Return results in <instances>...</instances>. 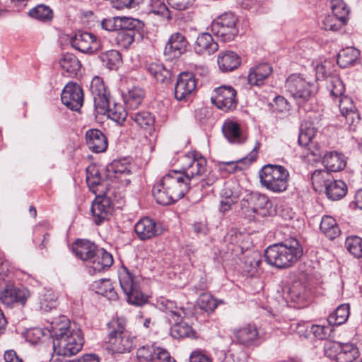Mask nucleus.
<instances>
[{
    "mask_svg": "<svg viewBox=\"0 0 362 362\" xmlns=\"http://www.w3.org/2000/svg\"><path fill=\"white\" fill-rule=\"evenodd\" d=\"M49 331L53 339L54 353L71 356L81 350L84 343L81 329L76 325H70L64 317L52 322Z\"/></svg>",
    "mask_w": 362,
    "mask_h": 362,
    "instance_id": "1",
    "label": "nucleus"
},
{
    "mask_svg": "<svg viewBox=\"0 0 362 362\" xmlns=\"http://www.w3.org/2000/svg\"><path fill=\"white\" fill-rule=\"evenodd\" d=\"M86 182L90 191L96 194L92 202L91 213L95 223L100 225L111 215V202L107 197L110 189L107 184L102 180L98 168L94 165L86 168Z\"/></svg>",
    "mask_w": 362,
    "mask_h": 362,
    "instance_id": "2",
    "label": "nucleus"
},
{
    "mask_svg": "<svg viewBox=\"0 0 362 362\" xmlns=\"http://www.w3.org/2000/svg\"><path fill=\"white\" fill-rule=\"evenodd\" d=\"M303 255V247L295 238L268 247L264 252L266 261L278 268H287L296 263Z\"/></svg>",
    "mask_w": 362,
    "mask_h": 362,
    "instance_id": "3",
    "label": "nucleus"
},
{
    "mask_svg": "<svg viewBox=\"0 0 362 362\" xmlns=\"http://www.w3.org/2000/svg\"><path fill=\"white\" fill-rule=\"evenodd\" d=\"M158 308L167 315L170 321H173L170 334L175 339L196 338V332L187 323L183 322L187 315L186 310L177 305L175 301L163 298L158 300Z\"/></svg>",
    "mask_w": 362,
    "mask_h": 362,
    "instance_id": "4",
    "label": "nucleus"
},
{
    "mask_svg": "<svg viewBox=\"0 0 362 362\" xmlns=\"http://www.w3.org/2000/svg\"><path fill=\"white\" fill-rule=\"evenodd\" d=\"M259 178L261 184L267 189L281 193L288 188L289 173L284 166L269 164L260 170Z\"/></svg>",
    "mask_w": 362,
    "mask_h": 362,
    "instance_id": "5",
    "label": "nucleus"
},
{
    "mask_svg": "<svg viewBox=\"0 0 362 362\" xmlns=\"http://www.w3.org/2000/svg\"><path fill=\"white\" fill-rule=\"evenodd\" d=\"M119 281L129 303L140 306L146 303L147 297L141 291L139 284L126 269L119 273Z\"/></svg>",
    "mask_w": 362,
    "mask_h": 362,
    "instance_id": "6",
    "label": "nucleus"
},
{
    "mask_svg": "<svg viewBox=\"0 0 362 362\" xmlns=\"http://www.w3.org/2000/svg\"><path fill=\"white\" fill-rule=\"evenodd\" d=\"M285 88L290 95L300 103L308 101L314 90V84L307 81L301 76L291 74L285 82Z\"/></svg>",
    "mask_w": 362,
    "mask_h": 362,
    "instance_id": "7",
    "label": "nucleus"
},
{
    "mask_svg": "<svg viewBox=\"0 0 362 362\" xmlns=\"http://www.w3.org/2000/svg\"><path fill=\"white\" fill-rule=\"evenodd\" d=\"M236 16L232 13H226L220 16L211 24V31L223 41L233 40L238 34Z\"/></svg>",
    "mask_w": 362,
    "mask_h": 362,
    "instance_id": "8",
    "label": "nucleus"
},
{
    "mask_svg": "<svg viewBox=\"0 0 362 362\" xmlns=\"http://www.w3.org/2000/svg\"><path fill=\"white\" fill-rule=\"evenodd\" d=\"M211 103L223 112L235 110L238 105L237 92L230 86H221L214 90Z\"/></svg>",
    "mask_w": 362,
    "mask_h": 362,
    "instance_id": "9",
    "label": "nucleus"
},
{
    "mask_svg": "<svg viewBox=\"0 0 362 362\" xmlns=\"http://www.w3.org/2000/svg\"><path fill=\"white\" fill-rule=\"evenodd\" d=\"M191 182L182 173L173 171L163 177V185L170 189L175 202L182 198L189 191Z\"/></svg>",
    "mask_w": 362,
    "mask_h": 362,
    "instance_id": "10",
    "label": "nucleus"
},
{
    "mask_svg": "<svg viewBox=\"0 0 362 362\" xmlns=\"http://www.w3.org/2000/svg\"><path fill=\"white\" fill-rule=\"evenodd\" d=\"M185 169L183 175L192 182L197 177H200L207 171V161L199 153H188L185 157Z\"/></svg>",
    "mask_w": 362,
    "mask_h": 362,
    "instance_id": "11",
    "label": "nucleus"
},
{
    "mask_svg": "<svg viewBox=\"0 0 362 362\" xmlns=\"http://www.w3.org/2000/svg\"><path fill=\"white\" fill-rule=\"evenodd\" d=\"M107 180H104L107 185V180L115 181L122 185H127L131 182L132 170L130 164L125 160H113L107 167Z\"/></svg>",
    "mask_w": 362,
    "mask_h": 362,
    "instance_id": "12",
    "label": "nucleus"
},
{
    "mask_svg": "<svg viewBox=\"0 0 362 362\" xmlns=\"http://www.w3.org/2000/svg\"><path fill=\"white\" fill-rule=\"evenodd\" d=\"M71 46L83 52L93 54L102 49L99 40L92 33L87 32H78L71 38Z\"/></svg>",
    "mask_w": 362,
    "mask_h": 362,
    "instance_id": "13",
    "label": "nucleus"
},
{
    "mask_svg": "<svg viewBox=\"0 0 362 362\" xmlns=\"http://www.w3.org/2000/svg\"><path fill=\"white\" fill-rule=\"evenodd\" d=\"M90 91L93 98L95 110L97 112H104L107 110L110 94L101 77L96 76L92 79Z\"/></svg>",
    "mask_w": 362,
    "mask_h": 362,
    "instance_id": "14",
    "label": "nucleus"
},
{
    "mask_svg": "<svg viewBox=\"0 0 362 362\" xmlns=\"http://www.w3.org/2000/svg\"><path fill=\"white\" fill-rule=\"evenodd\" d=\"M243 207H246L247 211L255 214H259L265 216L269 214V210L272 209V204L267 196L259 192H252L246 196L241 202Z\"/></svg>",
    "mask_w": 362,
    "mask_h": 362,
    "instance_id": "15",
    "label": "nucleus"
},
{
    "mask_svg": "<svg viewBox=\"0 0 362 362\" xmlns=\"http://www.w3.org/2000/svg\"><path fill=\"white\" fill-rule=\"evenodd\" d=\"M61 100L62 103L71 110L77 111L83 103V92L76 83H69L64 88Z\"/></svg>",
    "mask_w": 362,
    "mask_h": 362,
    "instance_id": "16",
    "label": "nucleus"
},
{
    "mask_svg": "<svg viewBox=\"0 0 362 362\" xmlns=\"http://www.w3.org/2000/svg\"><path fill=\"white\" fill-rule=\"evenodd\" d=\"M136 356L139 362H175L171 361L167 350L153 345H144L137 349Z\"/></svg>",
    "mask_w": 362,
    "mask_h": 362,
    "instance_id": "17",
    "label": "nucleus"
},
{
    "mask_svg": "<svg viewBox=\"0 0 362 362\" xmlns=\"http://www.w3.org/2000/svg\"><path fill=\"white\" fill-rule=\"evenodd\" d=\"M339 108L341 116L345 119L349 131L355 132L360 124L361 117L353 100L346 95L341 97Z\"/></svg>",
    "mask_w": 362,
    "mask_h": 362,
    "instance_id": "18",
    "label": "nucleus"
},
{
    "mask_svg": "<svg viewBox=\"0 0 362 362\" xmlns=\"http://www.w3.org/2000/svg\"><path fill=\"white\" fill-rule=\"evenodd\" d=\"M189 42L181 33H173L164 48V55L168 59L178 58L187 50Z\"/></svg>",
    "mask_w": 362,
    "mask_h": 362,
    "instance_id": "19",
    "label": "nucleus"
},
{
    "mask_svg": "<svg viewBox=\"0 0 362 362\" xmlns=\"http://www.w3.org/2000/svg\"><path fill=\"white\" fill-rule=\"evenodd\" d=\"M197 83L194 76L188 72L181 73L175 85V98L177 100H184L195 90Z\"/></svg>",
    "mask_w": 362,
    "mask_h": 362,
    "instance_id": "20",
    "label": "nucleus"
},
{
    "mask_svg": "<svg viewBox=\"0 0 362 362\" xmlns=\"http://www.w3.org/2000/svg\"><path fill=\"white\" fill-rule=\"evenodd\" d=\"M134 230L139 238L144 241L158 236L162 233L161 226L148 217L140 219L135 224Z\"/></svg>",
    "mask_w": 362,
    "mask_h": 362,
    "instance_id": "21",
    "label": "nucleus"
},
{
    "mask_svg": "<svg viewBox=\"0 0 362 362\" xmlns=\"http://www.w3.org/2000/svg\"><path fill=\"white\" fill-rule=\"evenodd\" d=\"M136 338L130 332H124L115 337H108V349L112 353L124 354L130 352L135 346Z\"/></svg>",
    "mask_w": 362,
    "mask_h": 362,
    "instance_id": "22",
    "label": "nucleus"
},
{
    "mask_svg": "<svg viewBox=\"0 0 362 362\" xmlns=\"http://www.w3.org/2000/svg\"><path fill=\"white\" fill-rule=\"evenodd\" d=\"M26 300V291L16 287L13 284H6L4 290L0 291V300L7 306H11L15 303L24 305Z\"/></svg>",
    "mask_w": 362,
    "mask_h": 362,
    "instance_id": "23",
    "label": "nucleus"
},
{
    "mask_svg": "<svg viewBox=\"0 0 362 362\" xmlns=\"http://www.w3.org/2000/svg\"><path fill=\"white\" fill-rule=\"evenodd\" d=\"M112 255L104 250L103 249H98L97 254L91 260L88 267V273L93 275L98 272L107 270L113 264Z\"/></svg>",
    "mask_w": 362,
    "mask_h": 362,
    "instance_id": "24",
    "label": "nucleus"
},
{
    "mask_svg": "<svg viewBox=\"0 0 362 362\" xmlns=\"http://www.w3.org/2000/svg\"><path fill=\"white\" fill-rule=\"evenodd\" d=\"M194 52L199 55H210L218 49V45L211 34H199L194 44Z\"/></svg>",
    "mask_w": 362,
    "mask_h": 362,
    "instance_id": "25",
    "label": "nucleus"
},
{
    "mask_svg": "<svg viewBox=\"0 0 362 362\" xmlns=\"http://www.w3.org/2000/svg\"><path fill=\"white\" fill-rule=\"evenodd\" d=\"M86 140L89 149L93 153L103 152L107 148V139L98 129L88 130L86 133Z\"/></svg>",
    "mask_w": 362,
    "mask_h": 362,
    "instance_id": "26",
    "label": "nucleus"
},
{
    "mask_svg": "<svg viewBox=\"0 0 362 362\" xmlns=\"http://www.w3.org/2000/svg\"><path fill=\"white\" fill-rule=\"evenodd\" d=\"M222 132L225 138L233 144H242L246 137L243 134L240 124L233 120L226 119L222 126Z\"/></svg>",
    "mask_w": 362,
    "mask_h": 362,
    "instance_id": "27",
    "label": "nucleus"
},
{
    "mask_svg": "<svg viewBox=\"0 0 362 362\" xmlns=\"http://www.w3.org/2000/svg\"><path fill=\"white\" fill-rule=\"evenodd\" d=\"M233 334L238 342L245 346L257 344L258 331L255 326L247 325L240 329L233 330Z\"/></svg>",
    "mask_w": 362,
    "mask_h": 362,
    "instance_id": "28",
    "label": "nucleus"
},
{
    "mask_svg": "<svg viewBox=\"0 0 362 362\" xmlns=\"http://www.w3.org/2000/svg\"><path fill=\"white\" fill-rule=\"evenodd\" d=\"M97 246L89 240H78L73 245V252L75 255L83 261H90L95 256L98 250Z\"/></svg>",
    "mask_w": 362,
    "mask_h": 362,
    "instance_id": "29",
    "label": "nucleus"
},
{
    "mask_svg": "<svg viewBox=\"0 0 362 362\" xmlns=\"http://www.w3.org/2000/svg\"><path fill=\"white\" fill-rule=\"evenodd\" d=\"M240 62V57L233 51L222 52L217 57L218 66L223 72L232 71L237 69Z\"/></svg>",
    "mask_w": 362,
    "mask_h": 362,
    "instance_id": "30",
    "label": "nucleus"
},
{
    "mask_svg": "<svg viewBox=\"0 0 362 362\" xmlns=\"http://www.w3.org/2000/svg\"><path fill=\"white\" fill-rule=\"evenodd\" d=\"M322 163L327 170L339 172L346 167V160L342 153L337 151H329L326 152L324 155Z\"/></svg>",
    "mask_w": 362,
    "mask_h": 362,
    "instance_id": "31",
    "label": "nucleus"
},
{
    "mask_svg": "<svg viewBox=\"0 0 362 362\" xmlns=\"http://www.w3.org/2000/svg\"><path fill=\"white\" fill-rule=\"evenodd\" d=\"M273 69L267 63L259 64L250 69L248 82L252 86H260L264 80L272 73Z\"/></svg>",
    "mask_w": 362,
    "mask_h": 362,
    "instance_id": "32",
    "label": "nucleus"
},
{
    "mask_svg": "<svg viewBox=\"0 0 362 362\" xmlns=\"http://www.w3.org/2000/svg\"><path fill=\"white\" fill-rule=\"evenodd\" d=\"M145 69L158 83H168L171 80V71L160 62L148 63L146 64Z\"/></svg>",
    "mask_w": 362,
    "mask_h": 362,
    "instance_id": "33",
    "label": "nucleus"
},
{
    "mask_svg": "<svg viewBox=\"0 0 362 362\" xmlns=\"http://www.w3.org/2000/svg\"><path fill=\"white\" fill-rule=\"evenodd\" d=\"M122 97L127 107L135 110L141 104L144 97V91L139 87H133L127 93H123Z\"/></svg>",
    "mask_w": 362,
    "mask_h": 362,
    "instance_id": "34",
    "label": "nucleus"
},
{
    "mask_svg": "<svg viewBox=\"0 0 362 362\" xmlns=\"http://www.w3.org/2000/svg\"><path fill=\"white\" fill-rule=\"evenodd\" d=\"M59 64L61 68L70 76L76 75L81 66L78 59L71 53L62 54L59 59Z\"/></svg>",
    "mask_w": 362,
    "mask_h": 362,
    "instance_id": "35",
    "label": "nucleus"
},
{
    "mask_svg": "<svg viewBox=\"0 0 362 362\" xmlns=\"http://www.w3.org/2000/svg\"><path fill=\"white\" fill-rule=\"evenodd\" d=\"M92 286L95 293L106 297L110 300H115L118 298L117 293L108 279L96 281L93 284Z\"/></svg>",
    "mask_w": 362,
    "mask_h": 362,
    "instance_id": "36",
    "label": "nucleus"
},
{
    "mask_svg": "<svg viewBox=\"0 0 362 362\" xmlns=\"http://www.w3.org/2000/svg\"><path fill=\"white\" fill-rule=\"evenodd\" d=\"M320 229L330 240H334L338 237L341 230L336 220L329 216H324L320 224Z\"/></svg>",
    "mask_w": 362,
    "mask_h": 362,
    "instance_id": "37",
    "label": "nucleus"
},
{
    "mask_svg": "<svg viewBox=\"0 0 362 362\" xmlns=\"http://www.w3.org/2000/svg\"><path fill=\"white\" fill-rule=\"evenodd\" d=\"M327 197L331 200H339L347 193V187L342 180H330L325 188Z\"/></svg>",
    "mask_w": 362,
    "mask_h": 362,
    "instance_id": "38",
    "label": "nucleus"
},
{
    "mask_svg": "<svg viewBox=\"0 0 362 362\" xmlns=\"http://www.w3.org/2000/svg\"><path fill=\"white\" fill-rule=\"evenodd\" d=\"M360 55L358 49L350 47L341 49L337 56V64L342 67L346 68L354 64Z\"/></svg>",
    "mask_w": 362,
    "mask_h": 362,
    "instance_id": "39",
    "label": "nucleus"
},
{
    "mask_svg": "<svg viewBox=\"0 0 362 362\" xmlns=\"http://www.w3.org/2000/svg\"><path fill=\"white\" fill-rule=\"evenodd\" d=\"M152 194L159 204L169 205L175 202L170 189H167L165 185H163V178L153 187Z\"/></svg>",
    "mask_w": 362,
    "mask_h": 362,
    "instance_id": "40",
    "label": "nucleus"
},
{
    "mask_svg": "<svg viewBox=\"0 0 362 362\" xmlns=\"http://www.w3.org/2000/svg\"><path fill=\"white\" fill-rule=\"evenodd\" d=\"M98 57L103 66L110 70L118 69L122 62L120 53L115 49L102 52Z\"/></svg>",
    "mask_w": 362,
    "mask_h": 362,
    "instance_id": "41",
    "label": "nucleus"
},
{
    "mask_svg": "<svg viewBox=\"0 0 362 362\" xmlns=\"http://www.w3.org/2000/svg\"><path fill=\"white\" fill-rule=\"evenodd\" d=\"M332 177L326 168L324 170H315L312 175L311 180L314 189L316 191H322L323 188H326Z\"/></svg>",
    "mask_w": 362,
    "mask_h": 362,
    "instance_id": "42",
    "label": "nucleus"
},
{
    "mask_svg": "<svg viewBox=\"0 0 362 362\" xmlns=\"http://www.w3.org/2000/svg\"><path fill=\"white\" fill-rule=\"evenodd\" d=\"M106 109L107 110H105L104 112L98 113L100 115H106L111 119L119 124H122L124 122L128 115L126 110L121 105L114 103L113 107H111L110 100L107 101V107Z\"/></svg>",
    "mask_w": 362,
    "mask_h": 362,
    "instance_id": "43",
    "label": "nucleus"
},
{
    "mask_svg": "<svg viewBox=\"0 0 362 362\" xmlns=\"http://www.w3.org/2000/svg\"><path fill=\"white\" fill-rule=\"evenodd\" d=\"M349 315V306L348 304H341L331 313L327 317V322L330 325H341L344 323Z\"/></svg>",
    "mask_w": 362,
    "mask_h": 362,
    "instance_id": "44",
    "label": "nucleus"
},
{
    "mask_svg": "<svg viewBox=\"0 0 362 362\" xmlns=\"http://www.w3.org/2000/svg\"><path fill=\"white\" fill-rule=\"evenodd\" d=\"M358 357V348L350 343L341 344L337 362H353Z\"/></svg>",
    "mask_w": 362,
    "mask_h": 362,
    "instance_id": "45",
    "label": "nucleus"
},
{
    "mask_svg": "<svg viewBox=\"0 0 362 362\" xmlns=\"http://www.w3.org/2000/svg\"><path fill=\"white\" fill-rule=\"evenodd\" d=\"M129 117L138 126L144 129L152 127L155 122L153 115L148 111L132 112Z\"/></svg>",
    "mask_w": 362,
    "mask_h": 362,
    "instance_id": "46",
    "label": "nucleus"
},
{
    "mask_svg": "<svg viewBox=\"0 0 362 362\" xmlns=\"http://www.w3.org/2000/svg\"><path fill=\"white\" fill-rule=\"evenodd\" d=\"M119 30L123 31H134V33L139 36L141 35V30L144 28V23L139 19L129 18V17H119Z\"/></svg>",
    "mask_w": 362,
    "mask_h": 362,
    "instance_id": "47",
    "label": "nucleus"
},
{
    "mask_svg": "<svg viewBox=\"0 0 362 362\" xmlns=\"http://www.w3.org/2000/svg\"><path fill=\"white\" fill-rule=\"evenodd\" d=\"M316 130L310 122H304L301 124L298 142L301 146L309 145L315 137Z\"/></svg>",
    "mask_w": 362,
    "mask_h": 362,
    "instance_id": "48",
    "label": "nucleus"
},
{
    "mask_svg": "<svg viewBox=\"0 0 362 362\" xmlns=\"http://www.w3.org/2000/svg\"><path fill=\"white\" fill-rule=\"evenodd\" d=\"M331 9L335 16L341 21L347 23L350 9L344 0H331Z\"/></svg>",
    "mask_w": 362,
    "mask_h": 362,
    "instance_id": "49",
    "label": "nucleus"
},
{
    "mask_svg": "<svg viewBox=\"0 0 362 362\" xmlns=\"http://www.w3.org/2000/svg\"><path fill=\"white\" fill-rule=\"evenodd\" d=\"M29 15L41 21L47 22L52 21L53 18V11L48 6L45 4H40L33 8L29 11Z\"/></svg>",
    "mask_w": 362,
    "mask_h": 362,
    "instance_id": "50",
    "label": "nucleus"
},
{
    "mask_svg": "<svg viewBox=\"0 0 362 362\" xmlns=\"http://www.w3.org/2000/svg\"><path fill=\"white\" fill-rule=\"evenodd\" d=\"M57 297L55 293L50 291H45L40 296V308L44 312H48L57 306Z\"/></svg>",
    "mask_w": 362,
    "mask_h": 362,
    "instance_id": "51",
    "label": "nucleus"
},
{
    "mask_svg": "<svg viewBox=\"0 0 362 362\" xmlns=\"http://www.w3.org/2000/svg\"><path fill=\"white\" fill-rule=\"evenodd\" d=\"M261 264V257L258 252H252L247 255L243 261V269L244 272L253 275Z\"/></svg>",
    "mask_w": 362,
    "mask_h": 362,
    "instance_id": "52",
    "label": "nucleus"
},
{
    "mask_svg": "<svg viewBox=\"0 0 362 362\" xmlns=\"http://www.w3.org/2000/svg\"><path fill=\"white\" fill-rule=\"evenodd\" d=\"M345 247L350 254L356 258H362V238L358 236L348 237Z\"/></svg>",
    "mask_w": 362,
    "mask_h": 362,
    "instance_id": "53",
    "label": "nucleus"
},
{
    "mask_svg": "<svg viewBox=\"0 0 362 362\" xmlns=\"http://www.w3.org/2000/svg\"><path fill=\"white\" fill-rule=\"evenodd\" d=\"M126 320L123 317L113 318L108 324V337H115L124 332H129L125 329Z\"/></svg>",
    "mask_w": 362,
    "mask_h": 362,
    "instance_id": "54",
    "label": "nucleus"
},
{
    "mask_svg": "<svg viewBox=\"0 0 362 362\" xmlns=\"http://www.w3.org/2000/svg\"><path fill=\"white\" fill-rule=\"evenodd\" d=\"M327 88L330 95L334 98H341L344 96L345 86L343 81L337 76L331 77Z\"/></svg>",
    "mask_w": 362,
    "mask_h": 362,
    "instance_id": "55",
    "label": "nucleus"
},
{
    "mask_svg": "<svg viewBox=\"0 0 362 362\" xmlns=\"http://www.w3.org/2000/svg\"><path fill=\"white\" fill-rule=\"evenodd\" d=\"M197 303L200 309L206 312H212L217 306L216 300L212 296L206 293L200 294Z\"/></svg>",
    "mask_w": 362,
    "mask_h": 362,
    "instance_id": "56",
    "label": "nucleus"
},
{
    "mask_svg": "<svg viewBox=\"0 0 362 362\" xmlns=\"http://www.w3.org/2000/svg\"><path fill=\"white\" fill-rule=\"evenodd\" d=\"M346 24V23L341 22L334 14L326 16L322 20V28L327 30L337 31Z\"/></svg>",
    "mask_w": 362,
    "mask_h": 362,
    "instance_id": "57",
    "label": "nucleus"
},
{
    "mask_svg": "<svg viewBox=\"0 0 362 362\" xmlns=\"http://www.w3.org/2000/svg\"><path fill=\"white\" fill-rule=\"evenodd\" d=\"M136 35L134 31L119 30L117 35L116 40L120 47L127 49L134 41Z\"/></svg>",
    "mask_w": 362,
    "mask_h": 362,
    "instance_id": "58",
    "label": "nucleus"
},
{
    "mask_svg": "<svg viewBox=\"0 0 362 362\" xmlns=\"http://www.w3.org/2000/svg\"><path fill=\"white\" fill-rule=\"evenodd\" d=\"M341 346V343L336 341H326L324 344L325 355L327 357L336 361Z\"/></svg>",
    "mask_w": 362,
    "mask_h": 362,
    "instance_id": "59",
    "label": "nucleus"
},
{
    "mask_svg": "<svg viewBox=\"0 0 362 362\" xmlns=\"http://www.w3.org/2000/svg\"><path fill=\"white\" fill-rule=\"evenodd\" d=\"M151 11L155 14L169 18V10L162 0H152Z\"/></svg>",
    "mask_w": 362,
    "mask_h": 362,
    "instance_id": "60",
    "label": "nucleus"
},
{
    "mask_svg": "<svg viewBox=\"0 0 362 362\" xmlns=\"http://www.w3.org/2000/svg\"><path fill=\"white\" fill-rule=\"evenodd\" d=\"M119 16L105 18L101 22L103 29L112 32L119 30Z\"/></svg>",
    "mask_w": 362,
    "mask_h": 362,
    "instance_id": "61",
    "label": "nucleus"
},
{
    "mask_svg": "<svg viewBox=\"0 0 362 362\" xmlns=\"http://www.w3.org/2000/svg\"><path fill=\"white\" fill-rule=\"evenodd\" d=\"M143 0H112V4L113 7L117 9H123L124 8H135Z\"/></svg>",
    "mask_w": 362,
    "mask_h": 362,
    "instance_id": "62",
    "label": "nucleus"
},
{
    "mask_svg": "<svg viewBox=\"0 0 362 362\" xmlns=\"http://www.w3.org/2000/svg\"><path fill=\"white\" fill-rule=\"evenodd\" d=\"M195 0H168V4L177 11H185L191 7Z\"/></svg>",
    "mask_w": 362,
    "mask_h": 362,
    "instance_id": "63",
    "label": "nucleus"
},
{
    "mask_svg": "<svg viewBox=\"0 0 362 362\" xmlns=\"http://www.w3.org/2000/svg\"><path fill=\"white\" fill-rule=\"evenodd\" d=\"M305 147L308 148V151L310 155L317 158L323 159V156L326 153L320 144L313 141L310 143L309 145L305 146Z\"/></svg>",
    "mask_w": 362,
    "mask_h": 362,
    "instance_id": "64",
    "label": "nucleus"
}]
</instances>
